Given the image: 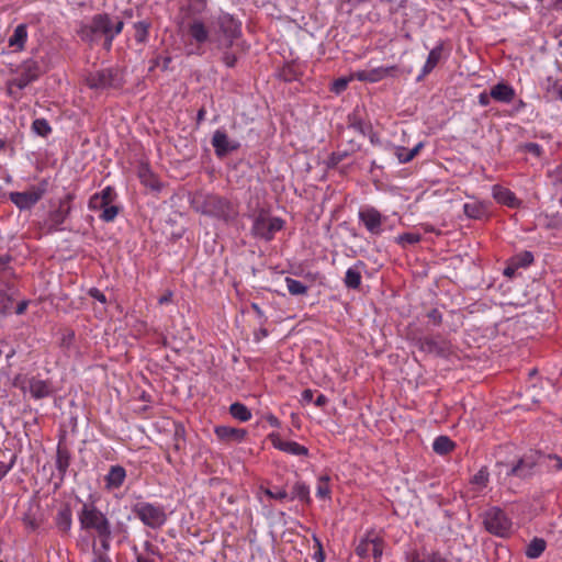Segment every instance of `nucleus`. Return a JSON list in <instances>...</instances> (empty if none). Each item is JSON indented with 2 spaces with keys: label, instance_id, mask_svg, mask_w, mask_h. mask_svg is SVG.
<instances>
[{
  "label": "nucleus",
  "instance_id": "obj_1",
  "mask_svg": "<svg viewBox=\"0 0 562 562\" xmlns=\"http://www.w3.org/2000/svg\"><path fill=\"white\" fill-rule=\"evenodd\" d=\"M187 56H202L205 46L213 43L222 52L221 60L229 68L237 64V56L231 50L241 36V22L232 14L222 13L209 25L201 18H192L181 24Z\"/></svg>",
  "mask_w": 562,
  "mask_h": 562
},
{
  "label": "nucleus",
  "instance_id": "obj_2",
  "mask_svg": "<svg viewBox=\"0 0 562 562\" xmlns=\"http://www.w3.org/2000/svg\"><path fill=\"white\" fill-rule=\"evenodd\" d=\"M80 529L91 532L99 540L100 549L110 550L112 539V525L106 514L101 512L94 503H83L79 513Z\"/></svg>",
  "mask_w": 562,
  "mask_h": 562
},
{
  "label": "nucleus",
  "instance_id": "obj_3",
  "mask_svg": "<svg viewBox=\"0 0 562 562\" xmlns=\"http://www.w3.org/2000/svg\"><path fill=\"white\" fill-rule=\"evenodd\" d=\"M124 21L120 18H112L108 13H99L92 16L89 25L81 30V37L91 41L93 35L100 34L104 37L108 47H111L113 40L121 34Z\"/></svg>",
  "mask_w": 562,
  "mask_h": 562
},
{
  "label": "nucleus",
  "instance_id": "obj_4",
  "mask_svg": "<svg viewBox=\"0 0 562 562\" xmlns=\"http://www.w3.org/2000/svg\"><path fill=\"white\" fill-rule=\"evenodd\" d=\"M192 204L198 212L225 222L237 215L235 206L227 199L216 194H196Z\"/></svg>",
  "mask_w": 562,
  "mask_h": 562
},
{
  "label": "nucleus",
  "instance_id": "obj_5",
  "mask_svg": "<svg viewBox=\"0 0 562 562\" xmlns=\"http://www.w3.org/2000/svg\"><path fill=\"white\" fill-rule=\"evenodd\" d=\"M132 513L148 528L159 529L167 521V513L162 505L138 502L132 506Z\"/></svg>",
  "mask_w": 562,
  "mask_h": 562
},
{
  "label": "nucleus",
  "instance_id": "obj_6",
  "mask_svg": "<svg viewBox=\"0 0 562 562\" xmlns=\"http://www.w3.org/2000/svg\"><path fill=\"white\" fill-rule=\"evenodd\" d=\"M540 459L541 454L530 451L512 464L497 462L496 465L501 469V472L504 470L506 477L515 476L519 479H528L535 474Z\"/></svg>",
  "mask_w": 562,
  "mask_h": 562
},
{
  "label": "nucleus",
  "instance_id": "obj_7",
  "mask_svg": "<svg viewBox=\"0 0 562 562\" xmlns=\"http://www.w3.org/2000/svg\"><path fill=\"white\" fill-rule=\"evenodd\" d=\"M485 529L496 537H508L513 531V521L499 507L494 506L483 514Z\"/></svg>",
  "mask_w": 562,
  "mask_h": 562
},
{
  "label": "nucleus",
  "instance_id": "obj_8",
  "mask_svg": "<svg viewBox=\"0 0 562 562\" xmlns=\"http://www.w3.org/2000/svg\"><path fill=\"white\" fill-rule=\"evenodd\" d=\"M86 82L91 89L121 88L124 83L122 71L117 68H105L91 72Z\"/></svg>",
  "mask_w": 562,
  "mask_h": 562
},
{
  "label": "nucleus",
  "instance_id": "obj_9",
  "mask_svg": "<svg viewBox=\"0 0 562 562\" xmlns=\"http://www.w3.org/2000/svg\"><path fill=\"white\" fill-rule=\"evenodd\" d=\"M283 226L284 221L282 218L260 213L254 218L251 234L257 238L270 241L274 238L276 233L280 232Z\"/></svg>",
  "mask_w": 562,
  "mask_h": 562
},
{
  "label": "nucleus",
  "instance_id": "obj_10",
  "mask_svg": "<svg viewBox=\"0 0 562 562\" xmlns=\"http://www.w3.org/2000/svg\"><path fill=\"white\" fill-rule=\"evenodd\" d=\"M356 553L360 558H368L372 555L374 562H379L383 554L382 538L374 530L367 531L364 537L359 541L358 546L356 547Z\"/></svg>",
  "mask_w": 562,
  "mask_h": 562
},
{
  "label": "nucleus",
  "instance_id": "obj_11",
  "mask_svg": "<svg viewBox=\"0 0 562 562\" xmlns=\"http://www.w3.org/2000/svg\"><path fill=\"white\" fill-rule=\"evenodd\" d=\"M359 222L372 236H379L383 233V223L386 217L383 216L376 209L366 206L358 213Z\"/></svg>",
  "mask_w": 562,
  "mask_h": 562
},
{
  "label": "nucleus",
  "instance_id": "obj_12",
  "mask_svg": "<svg viewBox=\"0 0 562 562\" xmlns=\"http://www.w3.org/2000/svg\"><path fill=\"white\" fill-rule=\"evenodd\" d=\"M44 193V187H32L27 191L10 193V200L20 210H29L42 199Z\"/></svg>",
  "mask_w": 562,
  "mask_h": 562
},
{
  "label": "nucleus",
  "instance_id": "obj_13",
  "mask_svg": "<svg viewBox=\"0 0 562 562\" xmlns=\"http://www.w3.org/2000/svg\"><path fill=\"white\" fill-rule=\"evenodd\" d=\"M117 199V194L113 187L106 186L103 188L100 192L94 193L89 202L88 207L89 210L97 212H102L105 210L110 204L114 203Z\"/></svg>",
  "mask_w": 562,
  "mask_h": 562
},
{
  "label": "nucleus",
  "instance_id": "obj_14",
  "mask_svg": "<svg viewBox=\"0 0 562 562\" xmlns=\"http://www.w3.org/2000/svg\"><path fill=\"white\" fill-rule=\"evenodd\" d=\"M268 439L270 440V442L272 443V446L276 449L283 451L288 454H292V456H307L308 454V449L305 446H302L296 441L283 440L281 438L280 434H278V432H271L268 436Z\"/></svg>",
  "mask_w": 562,
  "mask_h": 562
},
{
  "label": "nucleus",
  "instance_id": "obj_15",
  "mask_svg": "<svg viewBox=\"0 0 562 562\" xmlns=\"http://www.w3.org/2000/svg\"><path fill=\"white\" fill-rule=\"evenodd\" d=\"M43 70L38 64V61L34 59L25 60L20 68V75L16 79V85L19 88H25L31 82L37 80L42 75Z\"/></svg>",
  "mask_w": 562,
  "mask_h": 562
},
{
  "label": "nucleus",
  "instance_id": "obj_16",
  "mask_svg": "<svg viewBox=\"0 0 562 562\" xmlns=\"http://www.w3.org/2000/svg\"><path fill=\"white\" fill-rule=\"evenodd\" d=\"M211 143L218 157H223L239 147V144L231 140L226 132L221 128L214 132Z\"/></svg>",
  "mask_w": 562,
  "mask_h": 562
},
{
  "label": "nucleus",
  "instance_id": "obj_17",
  "mask_svg": "<svg viewBox=\"0 0 562 562\" xmlns=\"http://www.w3.org/2000/svg\"><path fill=\"white\" fill-rule=\"evenodd\" d=\"M490 91H491L492 99H494L495 101L501 102V103L508 104L516 97L515 89L505 82H498V83L494 85Z\"/></svg>",
  "mask_w": 562,
  "mask_h": 562
},
{
  "label": "nucleus",
  "instance_id": "obj_18",
  "mask_svg": "<svg viewBox=\"0 0 562 562\" xmlns=\"http://www.w3.org/2000/svg\"><path fill=\"white\" fill-rule=\"evenodd\" d=\"M443 43L439 42L428 54L427 60L422 68L419 79L430 74L443 57Z\"/></svg>",
  "mask_w": 562,
  "mask_h": 562
},
{
  "label": "nucleus",
  "instance_id": "obj_19",
  "mask_svg": "<svg viewBox=\"0 0 562 562\" xmlns=\"http://www.w3.org/2000/svg\"><path fill=\"white\" fill-rule=\"evenodd\" d=\"M125 477L126 471L123 467L112 465L104 477L105 488L111 491L121 487L125 481Z\"/></svg>",
  "mask_w": 562,
  "mask_h": 562
},
{
  "label": "nucleus",
  "instance_id": "obj_20",
  "mask_svg": "<svg viewBox=\"0 0 562 562\" xmlns=\"http://www.w3.org/2000/svg\"><path fill=\"white\" fill-rule=\"evenodd\" d=\"M364 268L363 261H357L355 266L348 268L345 274L344 283L348 289H359L361 285V271Z\"/></svg>",
  "mask_w": 562,
  "mask_h": 562
},
{
  "label": "nucleus",
  "instance_id": "obj_21",
  "mask_svg": "<svg viewBox=\"0 0 562 562\" xmlns=\"http://www.w3.org/2000/svg\"><path fill=\"white\" fill-rule=\"evenodd\" d=\"M16 291L8 285L0 288V316L12 313Z\"/></svg>",
  "mask_w": 562,
  "mask_h": 562
},
{
  "label": "nucleus",
  "instance_id": "obj_22",
  "mask_svg": "<svg viewBox=\"0 0 562 562\" xmlns=\"http://www.w3.org/2000/svg\"><path fill=\"white\" fill-rule=\"evenodd\" d=\"M70 213V206H65L61 202L59 207L53 211L48 216V227L50 231H60L61 225L65 223Z\"/></svg>",
  "mask_w": 562,
  "mask_h": 562
},
{
  "label": "nucleus",
  "instance_id": "obj_23",
  "mask_svg": "<svg viewBox=\"0 0 562 562\" xmlns=\"http://www.w3.org/2000/svg\"><path fill=\"white\" fill-rule=\"evenodd\" d=\"M215 434L222 440H235L237 442H240L245 439L247 431L241 428L217 426L215 428Z\"/></svg>",
  "mask_w": 562,
  "mask_h": 562
},
{
  "label": "nucleus",
  "instance_id": "obj_24",
  "mask_svg": "<svg viewBox=\"0 0 562 562\" xmlns=\"http://www.w3.org/2000/svg\"><path fill=\"white\" fill-rule=\"evenodd\" d=\"M55 524L61 533H69L72 526V514L68 506H65L57 512Z\"/></svg>",
  "mask_w": 562,
  "mask_h": 562
},
{
  "label": "nucleus",
  "instance_id": "obj_25",
  "mask_svg": "<svg viewBox=\"0 0 562 562\" xmlns=\"http://www.w3.org/2000/svg\"><path fill=\"white\" fill-rule=\"evenodd\" d=\"M27 41V26L26 24H19L13 34L9 37V46L15 50H23Z\"/></svg>",
  "mask_w": 562,
  "mask_h": 562
},
{
  "label": "nucleus",
  "instance_id": "obj_26",
  "mask_svg": "<svg viewBox=\"0 0 562 562\" xmlns=\"http://www.w3.org/2000/svg\"><path fill=\"white\" fill-rule=\"evenodd\" d=\"M29 390L31 395L35 398L47 397L52 392L50 385L47 381L36 378H32L29 381Z\"/></svg>",
  "mask_w": 562,
  "mask_h": 562
},
{
  "label": "nucleus",
  "instance_id": "obj_27",
  "mask_svg": "<svg viewBox=\"0 0 562 562\" xmlns=\"http://www.w3.org/2000/svg\"><path fill=\"white\" fill-rule=\"evenodd\" d=\"M493 196L494 199L504 205L515 207L518 205V199L516 195L508 189L495 186L493 188Z\"/></svg>",
  "mask_w": 562,
  "mask_h": 562
},
{
  "label": "nucleus",
  "instance_id": "obj_28",
  "mask_svg": "<svg viewBox=\"0 0 562 562\" xmlns=\"http://www.w3.org/2000/svg\"><path fill=\"white\" fill-rule=\"evenodd\" d=\"M547 541L543 538L535 537L526 547L525 555L528 559L535 560L542 555L546 551Z\"/></svg>",
  "mask_w": 562,
  "mask_h": 562
},
{
  "label": "nucleus",
  "instance_id": "obj_29",
  "mask_svg": "<svg viewBox=\"0 0 562 562\" xmlns=\"http://www.w3.org/2000/svg\"><path fill=\"white\" fill-rule=\"evenodd\" d=\"M70 464V453L67 448L58 446L56 453V469L60 479L66 475Z\"/></svg>",
  "mask_w": 562,
  "mask_h": 562
},
{
  "label": "nucleus",
  "instance_id": "obj_30",
  "mask_svg": "<svg viewBox=\"0 0 562 562\" xmlns=\"http://www.w3.org/2000/svg\"><path fill=\"white\" fill-rule=\"evenodd\" d=\"M16 461V456L12 452H0V481L11 471Z\"/></svg>",
  "mask_w": 562,
  "mask_h": 562
},
{
  "label": "nucleus",
  "instance_id": "obj_31",
  "mask_svg": "<svg viewBox=\"0 0 562 562\" xmlns=\"http://www.w3.org/2000/svg\"><path fill=\"white\" fill-rule=\"evenodd\" d=\"M454 442L447 436H439L434 440L432 449L438 454H447L454 448Z\"/></svg>",
  "mask_w": 562,
  "mask_h": 562
},
{
  "label": "nucleus",
  "instance_id": "obj_32",
  "mask_svg": "<svg viewBox=\"0 0 562 562\" xmlns=\"http://www.w3.org/2000/svg\"><path fill=\"white\" fill-rule=\"evenodd\" d=\"M229 414L240 422H248L251 418L250 409L243 403L236 402L229 406Z\"/></svg>",
  "mask_w": 562,
  "mask_h": 562
},
{
  "label": "nucleus",
  "instance_id": "obj_33",
  "mask_svg": "<svg viewBox=\"0 0 562 562\" xmlns=\"http://www.w3.org/2000/svg\"><path fill=\"white\" fill-rule=\"evenodd\" d=\"M151 26V23L147 20L138 21L134 23V30H135V41L139 44H144L148 40L149 35V29Z\"/></svg>",
  "mask_w": 562,
  "mask_h": 562
},
{
  "label": "nucleus",
  "instance_id": "obj_34",
  "mask_svg": "<svg viewBox=\"0 0 562 562\" xmlns=\"http://www.w3.org/2000/svg\"><path fill=\"white\" fill-rule=\"evenodd\" d=\"M464 214L474 220H480L485 215V207L480 202H470L463 205Z\"/></svg>",
  "mask_w": 562,
  "mask_h": 562
},
{
  "label": "nucleus",
  "instance_id": "obj_35",
  "mask_svg": "<svg viewBox=\"0 0 562 562\" xmlns=\"http://www.w3.org/2000/svg\"><path fill=\"white\" fill-rule=\"evenodd\" d=\"M285 284L288 288V291L291 295H305L307 293V285H305L303 282L295 280L293 278L286 277L285 278Z\"/></svg>",
  "mask_w": 562,
  "mask_h": 562
},
{
  "label": "nucleus",
  "instance_id": "obj_36",
  "mask_svg": "<svg viewBox=\"0 0 562 562\" xmlns=\"http://www.w3.org/2000/svg\"><path fill=\"white\" fill-rule=\"evenodd\" d=\"M297 498L302 502L310 503V487L303 482H296L292 488V496L290 499Z\"/></svg>",
  "mask_w": 562,
  "mask_h": 562
},
{
  "label": "nucleus",
  "instance_id": "obj_37",
  "mask_svg": "<svg viewBox=\"0 0 562 562\" xmlns=\"http://www.w3.org/2000/svg\"><path fill=\"white\" fill-rule=\"evenodd\" d=\"M488 471L486 468H481L471 479V484L476 487L477 491H482L488 483Z\"/></svg>",
  "mask_w": 562,
  "mask_h": 562
},
{
  "label": "nucleus",
  "instance_id": "obj_38",
  "mask_svg": "<svg viewBox=\"0 0 562 562\" xmlns=\"http://www.w3.org/2000/svg\"><path fill=\"white\" fill-rule=\"evenodd\" d=\"M419 348L423 351L429 352V353H436L439 355L443 351L441 346L438 341H436L432 338H423L419 340Z\"/></svg>",
  "mask_w": 562,
  "mask_h": 562
},
{
  "label": "nucleus",
  "instance_id": "obj_39",
  "mask_svg": "<svg viewBox=\"0 0 562 562\" xmlns=\"http://www.w3.org/2000/svg\"><path fill=\"white\" fill-rule=\"evenodd\" d=\"M395 69V67H378L374 69L369 70V82H376L385 78L386 76L391 75V72Z\"/></svg>",
  "mask_w": 562,
  "mask_h": 562
},
{
  "label": "nucleus",
  "instance_id": "obj_40",
  "mask_svg": "<svg viewBox=\"0 0 562 562\" xmlns=\"http://www.w3.org/2000/svg\"><path fill=\"white\" fill-rule=\"evenodd\" d=\"M32 130L35 134L46 137L52 133V127L45 119H36L32 123Z\"/></svg>",
  "mask_w": 562,
  "mask_h": 562
},
{
  "label": "nucleus",
  "instance_id": "obj_41",
  "mask_svg": "<svg viewBox=\"0 0 562 562\" xmlns=\"http://www.w3.org/2000/svg\"><path fill=\"white\" fill-rule=\"evenodd\" d=\"M316 496L319 498H329L330 497V487H329V476L322 475L318 477L317 487H316Z\"/></svg>",
  "mask_w": 562,
  "mask_h": 562
},
{
  "label": "nucleus",
  "instance_id": "obj_42",
  "mask_svg": "<svg viewBox=\"0 0 562 562\" xmlns=\"http://www.w3.org/2000/svg\"><path fill=\"white\" fill-rule=\"evenodd\" d=\"M119 213H120V206H117L114 202V203L110 204L105 210H103L99 214V217L101 221L110 223L116 218Z\"/></svg>",
  "mask_w": 562,
  "mask_h": 562
},
{
  "label": "nucleus",
  "instance_id": "obj_43",
  "mask_svg": "<svg viewBox=\"0 0 562 562\" xmlns=\"http://www.w3.org/2000/svg\"><path fill=\"white\" fill-rule=\"evenodd\" d=\"M420 239L422 236L417 233H404L397 236L396 241L402 246H406L417 244L420 241Z\"/></svg>",
  "mask_w": 562,
  "mask_h": 562
},
{
  "label": "nucleus",
  "instance_id": "obj_44",
  "mask_svg": "<svg viewBox=\"0 0 562 562\" xmlns=\"http://www.w3.org/2000/svg\"><path fill=\"white\" fill-rule=\"evenodd\" d=\"M533 261V255L530 251H524L517 255L513 259V263L515 267H527Z\"/></svg>",
  "mask_w": 562,
  "mask_h": 562
},
{
  "label": "nucleus",
  "instance_id": "obj_45",
  "mask_svg": "<svg viewBox=\"0 0 562 562\" xmlns=\"http://www.w3.org/2000/svg\"><path fill=\"white\" fill-rule=\"evenodd\" d=\"M263 493L272 499L284 501L288 498V492L284 488H265Z\"/></svg>",
  "mask_w": 562,
  "mask_h": 562
},
{
  "label": "nucleus",
  "instance_id": "obj_46",
  "mask_svg": "<svg viewBox=\"0 0 562 562\" xmlns=\"http://www.w3.org/2000/svg\"><path fill=\"white\" fill-rule=\"evenodd\" d=\"M393 149H394V155L397 158L400 164H407V162L412 161L411 159L407 158L408 150L405 147L394 146Z\"/></svg>",
  "mask_w": 562,
  "mask_h": 562
},
{
  "label": "nucleus",
  "instance_id": "obj_47",
  "mask_svg": "<svg viewBox=\"0 0 562 562\" xmlns=\"http://www.w3.org/2000/svg\"><path fill=\"white\" fill-rule=\"evenodd\" d=\"M142 182L153 189H158L157 181L154 179L153 175L149 170H145L139 175Z\"/></svg>",
  "mask_w": 562,
  "mask_h": 562
},
{
  "label": "nucleus",
  "instance_id": "obj_48",
  "mask_svg": "<svg viewBox=\"0 0 562 562\" xmlns=\"http://www.w3.org/2000/svg\"><path fill=\"white\" fill-rule=\"evenodd\" d=\"M313 540L315 542V547H316V551L314 553V560L316 562H324L325 561V554H324V551H323V546H322V542L321 540L314 535L313 536Z\"/></svg>",
  "mask_w": 562,
  "mask_h": 562
},
{
  "label": "nucleus",
  "instance_id": "obj_49",
  "mask_svg": "<svg viewBox=\"0 0 562 562\" xmlns=\"http://www.w3.org/2000/svg\"><path fill=\"white\" fill-rule=\"evenodd\" d=\"M108 552L102 551L101 549H97L93 543V560L92 562H112L111 559L106 554Z\"/></svg>",
  "mask_w": 562,
  "mask_h": 562
},
{
  "label": "nucleus",
  "instance_id": "obj_50",
  "mask_svg": "<svg viewBox=\"0 0 562 562\" xmlns=\"http://www.w3.org/2000/svg\"><path fill=\"white\" fill-rule=\"evenodd\" d=\"M206 8L205 0H190L189 9L195 13H202Z\"/></svg>",
  "mask_w": 562,
  "mask_h": 562
},
{
  "label": "nucleus",
  "instance_id": "obj_51",
  "mask_svg": "<svg viewBox=\"0 0 562 562\" xmlns=\"http://www.w3.org/2000/svg\"><path fill=\"white\" fill-rule=\"evenodd\" d=\"M349 83V79L347 78H339L334 81L331 90L336 93H340L344 90H346L347 86Z\"/></svg>",
  "mask_w": 562,
  "mask_h": 562
},
{
  "label": "nucleus",
  "instance_id": "obj_52",
  "mask_svg": "<svg viewBox=\"0 0 562 562\" xmlns=\"http://www.w3.org/2000/svg\"><path fill=\"white\" fill-rule=\"evenodd\" d=\"M525 150L536 157H539L542 154V147L537 143H527L525 145Z\"/></svg>",
  "mask_w": 562,
  "mask_h": 562
},
{
  "label": "nucleus",
  "instance_id": "obj_53",
  "mask_svg": "<svg viewBox=\"0 0 562 562\" xmlns=\"http://www.w3.org/2000/svg\"><path fill=\"white\" fill-rule=\"evenodd\" d=\"M428 562H450L440 551H432L427 555Z\"/></svg>",
  "mask_w": 562,
  "mask_h": 562
},
{
  "label": "nucleus",
  "instance_id": "obj_54",
  "mask_svg": "<svg viewBox=\"0 0 562 562\" xmlns=\"http://www.w3.org/2000/svg\"><path fill=\"white\" fill-rule=\"evenodd\" d=\"M427 317L435 324L439 325L442 322V315L437 308H432L427 313Z\"/></svg>",
  "mask_w": 562,
  "mask_h": 562
},
{
  "label": "nucleus",
  "instance_id": "obj_55",
  "mask_svg": "<svg viewBox=\"0 0 562 562\" xmlns=\"http://www.w3.org/2000/svg\"><path fill=\"white\" fill-rule=\"evenodd\" d=\"M89 295L95 300H98L101 303L106 302L105 295L97 288H92L89 290Z\"/></svg>",
  "mask_w": 562,
  "mask_h": 562
},
{
  "label": "nucleus",
  "instance_id": "obj_56",
  "mask_svg": "<svg viewBox=\"0 0 562 562\" xmlns=\"http://www.w3.org/2000/svg\"><path fill=\"white\" fill-rule=\"evenodd\" d=\"M423 147H424L423 142H419L418 144H416L412 149H409L407 151V158L413 160L419 154V151L423 149Z\"/></svg>",
  "mask_w": 562,
  "mask_h": 562
},
{
  "label": "nucleus",
  "instance_id": "obj_57",
  "mask_svg": "<svg viewBox=\"0 0 562 562\" xmlns=\"http://www.w3.org/2000/svg\"><path fill=\"white\" fill-rule=\"evenodd\" d=\"M267 423L272 426V427H276V428H279L281 426V422L279 420V418L277 416H274L273 414H267L265 415L263 417Z\"/></svg>",
  "mask_w": 562,
  "mask_h": 562
},
{
  "label": "nucleus",
  "instance_id": "obj_58",
  "mask_svg": "<svg viewBox=\"0 0 562 562\" xmlns=\"http://www.w3.org/2000/svg\"><path fill=\"white\" fill-rule=\"evenodd\" d=\"M477 99H479V104H480V105H482V106H487V105L490 104V102H491V99H492V97H491V92H490V93H487V92H485V91H484V92H481V93L479 94Z\"/></svg>",
  "mask_w": 562,
  "mask_h": 562
},
{
  "label": "nucleus",
  "instance_id": "obj_59",
  "mask_svg": "<svg viewBox=\"0 0 562 562\" xmlns=\"http://www.w3.org/2000/svg\"><path fill=\"white\" fill-rule=\"evenodd\" d=\"M27 305H29V302L26 300H22L20 302H18L16 306H15V314L18 315H22L26 308H27Z\"/></svg>",
  "mask_w": 562,
  "mask_h": 562
},
{
  "label": "nucleus",
  "instance_id": "obj_60",
  "mask_svg": "<svg viewBox=\"0 0 562 562\" xmlns=\"http://www.w3.org/2000/svg\"><path fill=\"white\" fill-rule=\"evenodd\" d=\"M554 182H555V184L560 186V188L562 190V167L555 169V171H554Z\"/></svg>",
  "mask_w": 562,
  "mask_h": 562
},
{
  "label": "nucleus",
  "instance_id": "obj_61",
  "mask_svg": "<svg viewBox=\"0 0 562 562\" xmlns=\"http://www.w3.org/2000/svg\"><path fill=\"white\" fill-rule=\"evenodd\" d=\"M314 393L311 389H306L302 392V401L304 402H311L313 401Z\"/></svg>",
  "mask_w": 562,
  "mask_h": 562
},
{
  "label": "nucleus",
  "instance_id": "obj_62",
  "mask_svg": "<svg viewBox=\"0 0 562 562\" xmlns=\"http://www.w3.org/2000/svg\"><path fill=\"white\" fill-rule=\"evenodd\" d=\"M172 292H167L158 299V304L164 305L171 302Z\"/></svg>",
  "mask_w": 562,
  "mask_h": 562
},
{
  "label": "nucleus",
  "instance_id": "obj_63",
  "mask_svg": "<svg viewBox=\"0 0 562 562\" xmlns=\"http://www.w3.org/2000/svg\"><path fill=\"white\" fill-rule=\"evenodd\" d=\"M328 398L324 394H319L315 400V405L317 407H323L327 404Z\"/></svg>",
  "mask_w": 562,
  "mask_h": 562
},
{
  "label": "nucleus",
  "instance_id": "obj_64",
  "mask_svg": "<svg viewBox=\"0 0 562 562\" xmlns=\"http://www.w3.org/2000/svg\"><path fill=\"white\" fill-rule=\"evenodd\" d=\"M555 463L552 465L555 470H562V458L558 456L549 457Z\"/></svg>",
  "mask_w": 562,
  "mask_h": 562
}]
</instances>
